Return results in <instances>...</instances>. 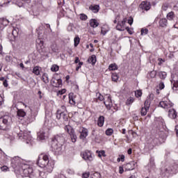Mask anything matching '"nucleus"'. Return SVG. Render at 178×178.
Segmentation results:
<instances>
[{
	"instance_id": "nucleus-35",
	"label": "nucleus",
	"mask_w": 178,
	"mask_h": 178,
	"mask_svg": "<svg viewBox=\"0 0 178 178\" xmlns=\"http://www.w3.org/2000/svg\"><path fill=\"white\" fill-rule=\"evenodd\" d=\"M50 49H51L52 52H58V45L56 44H52L50 46Z\"/></svg>"
},
{
	"instance_id": "nucleus-21",
	"label": "nucleus",
	"mask_w": 178,
	"mask_h": 178,
	"mask_svg": "<svg viewBox=\"0 0 178 178\" xmlns=\"http://www.w3.org/2000/svg\"><path fill=\"white\" fill-rule=\"evenodd\" d=\"M104 123H105V117H104V115H100L97 120V126H99V127H102Z\"/></svg>"
},
{
	"instance_id": "nucleus-4",
	"label": "nucleus",
	"mask_w": 178,
	"mask_h": 178,
	"mask_svg": "<svg viewBox=\"0 0 178 178\" xmlns=\"http://www.w3.org/2000/svg\"><path fill=\"white\" fill-rule=\"evenodd\" d=\"M19 140H23L26 142V144H29V145H33L34 143L33 142V138L30 133L28 131H21V133L17 134Z\"/></svg>"
},
{
	"instance_id": "nucleus-11",
	"label": "nucleus",
	"mask_w": 178,
	"mask_h": 178,
	"mask_svg": "<svg viewBox=\"0 0 178 178\" xmlns=\"http://www.w3.org/2000/svg\"><path fill=\"white\" fill-rule=\"evenodd\" d=\"M175 105L170 100H163L160 102L159 106L163 108L164 109H169V108H172Z\"/></svg>"
},
{
	"instance_id": "nucleus-55",
	"label": "nucleus",
	"mask_w": 178,
	"mask_h": 178,
	"mask_svg": "<svg viewBox=\"0 0 178 178\" xmlns=\"http://www.w3.org/2000/svg\"><path fill=\"white\" fill-rule=\"evenodd\" d=\"M2 172H8L9 171V168H8V166L6 165H3L1 168Z\"/></svg>"
},
{
	"instance_id": "nucleus-62",
	"label": "nucleus",
	"mask_w": 178,
	"mask_h": 178,
	"mask_svg": "<svg viewBox=\"0 0 178 178\" xmlns=\"http://www.w3.org/2000/svg\"><path fill=\"white\" fill-rule=\"evenodd\" d=\"M83 62H79V65L76 67V72H79V69H80V67H81V66H83Z\"/></svg>"
},
{
	"instance_id": "nucleus-14",
	"label": "nucleus",
	"mask_w": 178,
	"mask_h": 178,
	"mask_svg": "<svg viewBox=\"0 0 178 178\" xmlns=\"http://www.w3.org/2000/svg\"><path fill=\"white\" fill-rule=\"evenodd\" d=\"M139 8L143 10H149V9H151V6L149 5V3H147V1H143L140 4Z\"/></svg>"
},
{
	"instance_id": "nucleus-23",
	"label": "nucleus",
	"mask_w": 178,
	"mask_h": 178,
	"mask_svg": "<svg viewBox=\"0 0 178 178\" xmlns=\"http://www.w3.org/2000/svg\"><path fill=\"white\" fill-rule=\"evenodd\" d=\"M88 63H91L92 65H95L97 63V56L95 55H92L88 59Z\"/></svg>"
},
{
	"instance_id": "nucleus-44",
	"label": "nucleus",
	"mask_w": 178,
	"mask_h": 178,
	"mask_svg": "<svg viewBox=\"0 0 178 178\" xmlns=\"http://www.w3.org/2000/svg\"><path fill=\"white\" fill-rule=\"evenodd\" d=\"M96 97L99 101H104L105 99V97L99 92L96 93Z\"/></svg>"
},
{
	"instance_id": "nucleus-12",
	"label": "nucleus",
	"mask_w": 178,
	"mask_h": 178,
	"mask_svg": "<svg viewBox=\"0 0 178 178\" xmlns=\"http://www.w3.org/2000/svg\"><path fill=\"white\" fill-rule=\"evenodd\" d=\"M79 133H80V136H79L80 140H86V138H87L88 136V129L84 127H81L79 129Z\"/></svg>"
},
{
	"instance_id": "nucleus-9",
	"label": "nucleus",
	"mask_w": 178,
	"mask_h": 178,
	"mask_svg": "<svg viewBox=\"0 0 178 178\" xmlns=\"http://www.w3.org/2000/svg\"><path fill=\"white\" fill-rule=\"evenodd\" d=\"M56 118L60 120L62 119L64 122H67L69 118L67 116V111H62V110H58L56 112Z\"/></svg>"
},
{
	"instance_id": "nucleus-47",
	"label": "nucleus",
	"mask_w": 178,
	"mask_h": 178,
	"mask_svg": "<svg viewBox=\"0 0 178 178\" xmlns=\"http://www.w3.org/2000/svg\"><path fill=\"white\" fill-rule=\"evenodd\" d=\"M51 72H58V70H59V66L57 65H53L51 67Z\"/></svg>"
},
{
	"instance_id": "nucleus-32",
	"label": "nucleus",
	"mask_w": 178,
	"mask_h": 178,
	"mask_svg": "<svg viewBox=\"0 0 178 178\" xmlns=\"http://www.w3.org/2000/svg\"><path fill=\"white\" fill-rule=\"evenodd\" d=\"M0 24H2L3 26H8V24H9V20L6 18H0Z\"/></svg>"
},
{
	"instance_id": "nucleus-6",
	"label": "nucleus",
	"mask_w": 178,
	"mask_h": 178,
	"mask_svg": "<svg viewBox=\"0 0 178 178\" xmlns=\"http://www.w3.org/2000/svg\"><path fill=\"white\" fill-rule=\"evenodd\" d=\"M65 130L70 136L72 143H76V141H77V135H76L74 129H73L71 126L67 125L65 127Z\"/></svg>"
},
{
	"instance_id": "nucleus-2",
	"label": "nucleus",
	"mask_w": 178,
	"mask_h": 178,
	"mask_svg": "<svg viewBox=\"0 0 178 178\" xmlns=\"http://www.w3.org/2000/svg\"><path fill=\"white\" fill-rule=\"evenodd\" d=\"M66 135L65 134H59L56 135L51 141V151L54 152L55 155H61L63 150L62 147L63 143H65V138Z\"/></svg>"
},
{
	"instance_id": "nucleus-15",
	"label": "nucleus",
	"mask_w": 178,
	"mask_h": 178,
	"mask_svg": "<svg viewBox=\"0 0 178 178\" xmlns=\"http://www.w3.org/2000/svg\"><path fill=\"white\" fill-rule=\"evenodd\" d=\"M53 87H62V79H52L51 81Z\"/></svg>"
},
{
	"instance_id": "nucleus-43",
	"label": "nucleus",
	"mask_w": 178,
	"mask_h": 178,
	"mask_svg": "<svg viewBox=\"0 0 178 178\" xmlns=\"http://www.w3.org/2000/svg\"><path fill=\"white\" fill-rule=\"evenodd\" d=\"M149 165L151 168H154L155 166V159H154V157L150 158Z\"/></svg>"
},
{
	"instance_id": "nucleus-63",
	"label": "nucleus",
	"mask_w": 178,
	"mask_h": 178,
	"mask_svg": "<svg viewBox=\"0 0 178 178\" xmlns=\"http://www.w3.org/2000/svg\"><path fill=\"white\" fill-rule=\"evenodd\" d=\"M118 162L121 161V162H124V155H122L120 158L118 159Z\"/></svg>"
},
{
	"instance_id": "nucleus-18",
	"label": "nucleus",
	"mask_w": 178,
	"mask_h": 178,
	"mask_svg": "<svg viewBox=\"0 0 178 178\" xmlns=\"http://www.w3.org/2000/svg\"><path fill=\"white\" fill-rule=\"evenodd\" d=\"M168 116L170 119H176L177 118V112L174 108H171L168 111Z\"/></svg>"
},
{
	"instance_id": "nucleus-25",
	"label": "nucleus",
	"mask_w": 178,
	"mask_h": 178,
	"mask_svg": "<svg viewBox=\"0 0 178 178\" xmlns=\"http://www.w3.org/2000/svg\"><path fill=\"white\" fill-rule=\"evenodd\" d=\"M89 9L93 12V13H98L99 12V6L95 5V6H90L89 7Z\"/></svg>"
},
{
	"instance_id": "nucleus-41",
	"label": "nucleus",
	"mask_w": 178,
	"mask_h": 178,
	"mask_svg": "<svg viewBox=\"0 0 178 178\" xmlns=\"http://www.w3.org/2000/svg\"><path fill=\"white\" fill-rule=\"evenodd\" d=\"M111 79L113 81L116 82L119 80V75L117 73H113L111 75Z\"/></svg>"
},
{
	"instance_id": "nucleus-29",
	"label": "nucleus",
	"mask_w": 178,
	"mask_h": 178,
	"mask_svg": "<svg viewBox=\"0 0 178 178\" xmlns=\"http://www.w3.org/2000/svg\"><path fill=\"white\" fill-rule=\"evenodd\" d=\"M158 76L161 80H165L168 76V74L165 72L161 71L158 72Z\"/></svg>"
},
{
	"instance_id": "nucleus-33",
	"label": "nucleus",
	"mask_w": 178,
	"mask_h": 178,
	"mask_svg": "<svg viewBox=\"0 0 178 178\" xmlns=\"http://www.w3.org/2000/svg\"><path fill=\"white\" fill-rule=\"evenodd\" d=\"M108 70L110 71L118 70V65H116V63L110 64L108 66Z\"/></svg>"
},
{
	"instance_id": "nucleus-39",
	"label": "nucleus",
	"mask_w": 178,
	"mask_h": 178,
	"mask_svg": "<svg viewBox=\"0 0 178 178\" xmlns=\"http://www.w3.org/2000/svg\"><path fill=\"white\" fill-rule=\"evenodd\" d=\"M97 154H98L99 158H102V156H106V154H105V150H101V151H97Z\"/></svg>"
},
{
	"instance_id": "nucleus-27",
	"label": "nucleus",
	"mask_w": 178,
	"mask_h": 178,
	"mask_svg": "<svg viewBox=\"0 0 178 178\" xmlns=\"http://www.w3.org/2000/svg\"><path fill=\"white\" fill-rule=\"evenodd\" d=\"M17 115L18 118H24V116H26V113L24 112V110L18 108L17 111Z\"/></svg>"
},
{
	"instance_id": "nucleus-52",
	"label": "nucleus",
	"mask_w": 178,
	"mask_h": 178,
	"mask_svg": "<svg viewBox=\"0 0 178 178\" xmlns=\"http://www.w3.org/2000/svg\"><path fill=\"white\" fill-rule=\"evenodd\" d=\"M140 34H141V35H144V34L145 35H146V34H148V29H142L141 30H140Z\"/></svg>"
},
{
	"instance_id": "nucleus-13",
	"label": "nucleus",
	"mask_w": 178,
	"mask_h": 178,
	"mask_svg": "<svg viewBox=\"0 0 178 178\" xmlns=\"http://www.w3.org/2000/svg\"><path fill=\"white\" fill-rule=\"evenodd\" d=\"M104 104L107 109H111V108H112V97H111L110 95H105Z\"/></svg>"
},
{
	"instance_id": "nucleus-50",
	"label": "nucleus",
	"mask_w": 178,
	"mask_h": 178,
	"mask_svg": "<svg viewBox=\"0 0 178 178\" xmlns=\"http://www.w3.org/2000/svg\"><path fill=\"white\" fill-rule=\"evenodd\" d=\"M149 76L152 79H155V77L156 76V71L155 70L151 71L149 73Z\"/></svg>"
},
{
	"instance_id": "nucleus-56",
	"label": "nucleus",
	"mask_w": 178,
	"mask_h": 178,
	"mask_svg": "<svg viewBox=\"0 0 178 178\" xmlns=\"http://www.w3.org/2000/svg\"><path fill=\"white\" fill-rule=\"evenodd\" d=\"M159 122H160V124H161V126H165V120H163L162 118H159Z\"/></svg>"
},
{
	"instance_id": "nucleus-54",
	"label": "nucleus",
	"mask_w": 178,
	"mask_h": 178,
	"mask_svg": "<svg viewBox=\"0 0 178 178\" xmlns=\"http://www.w3.org/2000/svg\"><path fill=\"white\" fill-rule=\"evenodd\" d=\"M80 19L81 20H87V19H88V17H87L86 14H81Z\"/></svg>"
},
{
	"instance_id": "nucleus-57",
	"label": "nucleus",
	"mask_w": 178,
	"mask_h": 178,
	"mask_svg": "<svg viewBox=\"0 0 178 178\" xmlns=\"http://www.w3.org/2000/svg\"><path fill=\"white\" fill-rule=\"evenodd\" d=\"M158 60H159L158 65L159 66H161L163 63H165V60L164 59L159 58Z\"/></svg>"
},
{
	"instance_id": "nucleus-37",
	"label": "nucleus",
	"mask_w": 178,
	"mask_h": 178,
	"mask_svg": "<svg viewBox=\"0 0 178 178\" xmlns=\"http://www.w3.org/2000/svg\"><path fill=\"white\" fill-rule=\"evenodd\" d=\"M42 30H44V25L41 24L37 29L36 31L38 35H41L42 34Z\"/></svg>"
},
{
	"instance_id": "nucleus-30",
	"label": "nucleus",
	"mask_w": 178,
	"mask_h": 178,
	"mask_svg": "<svg viewBox=\"0 0 178 178\" xmlns=\"http://www.w3.org/2000/svg\"><path fill=\"white\" fill-rule=\"evenodd\" d=\"M70 104L71 105H76V99L73 97V93L69 95Z\"/></svg>"
},
{
	"instance_id": "nucleus-5",
	"label": "nucleus",
	"mask_w": 178,
	"mask_h": 178,
	"mask_svg": "<svg viewBox=\"0 0 178 178\" xmlns=\"http://www.w3.org/2000/svg\"><path fill=\"white\" fill-rule=\"evenodd\" d=\"M81 156L86 162H92L94 161V156H92V152L90 150H85L81 152Z\"/></svg>"
},
{
	"instance_id": "nucleus-61",
	"label": "nucleus",
	"mask_w": 178,
	"mask_h": 178,
	"mask_svg": "<svg viewBox=\"0 0 178 178\" xmlns=\"http://www.w3.org/2000/svg\"><path fill=\"white\" fill-rule=\"evenodd\" d=\"M67 172L68 173V175H74V170H73L72 169H67Z\"/></svg>"
},
{
	"instance_id": "nucleus-64",
	"label": "nucleus",
	"mask_w": 178,
	"mask_h": 178,
	"mask_svg": "<svg viewBox=\"0 0 178 178\" xmlns=\"http://www.w3.org/2000/svg\"><path fill=\"white\" fill-rule=\"evenodd\" d=\"M133 22H134L133 17H131L128 19V24H130V26H131V24H133Z\"/></svg>"
},
{
	"instance_id": "nucleus-48",
	"label": "nucleus",
	"mask_w": 178,
	"mask_h": 178,
	"mask_svg": "<svg viewBox=\"0 0 178 178\" xmlns=\"http://www.w3.org/2000/svg\"><path fill=\"white\" fill-rule=\"evenodd\" d=\"M106 136H112V134H113V129L108 128L107 130H106Z\"/></svg>"
},
{
	"instance_id": "nucleus-10",
	"label": "nucleus",
	"mask_w": 178,
	"mask_h": 178,
	"mask_svg": "<svg viewBox=\"0 0 178 178\" xmlns=\"http://www.w3.org/2000/svg\"><path fill=\"white\" fill-rule=\"evenodd\" d=\"M136 166H137V162L131 161L124 165V169L125 172H127L129 170H134V169H136Z\"/></svg>"
},
{
	"instance_id": "nucleus-58",
	"label": "nucleus",
	"mask_w": 178,
	"mask_h": 178,
	"mask_svg": "<svg viewBox=\"0 0 178 178\" xmlns=\"http://www.w3.org/2000/svg\"><path fill=\"white\" fill-rule=\"evenodd\" d=\"M159 87L160 90H163L165 88V83H163V82H160Z\"/></svg>"
},
{
	"instance_id": "nucleus-53",
	"label": "nucleus",
	"mask_w": 178,
	"mask_h": 178,
	"mask_svg": "<svg viewBox=\"0 0 178 178\" xmlns=\"http://www.w3.org/2000/svg\"><path fill=\"white\" fill-rule=\"evenodd\" d=\"M19 34V29H13V35L16 37Z\"/></svg>"
},
{
	"instance_id": "nucleus-46",
	"label": "nucleus",
	"mask_w": 178,
	"mask_h": 178,
	"mask_svg": "<svg viewBox=\"0 0 178 178\" xmlns=\"http://www.w3.org/2000/svg\"><path fill=\"white\" fill-rule=\"evenodd\" d=\"M74 47H77V45L80 44V38L75 37L74 39Z\"/></svg>"
},
{
	"instance_id": "nucleus-38",
	"label": "nucleus",
	"mask_w": 178,
	"mask_h": 178,
	"mask_svg": "<svg viewBox=\"0 0 178 178\" xmlns=\"http://www.w3.org/2000/svg\"><path fill=\"white\" fill-rule=\"evenodd\" d=\"M148 109H149V108H147V107H143L140 111L141 116H145V115H147V112Z\"/></svg>"
},
{
	"instance_id": "nucleus-7",
	"label": "nucleus",
	"mask_w": 178,
	"mask_h": 178,
	"mask_svg": "<svg viewBox=\"0 0 178 178\" xmlns=\"http://www.w3.org/2000/svg\"><path fill=\"white\" fill-rule=\"evenodd\" d=\"M178 172V165L177 164H173L171 166H169L164 169V173L167 175V176H169L170 175H176Z\"/></svg>"
},
{
	"instance_id": "nucleus-26",
	"label": "nucleus",
	"mask_w": 178,
	"mask_h": 178,
	"mask_svg": "<svg viewBox=\"0 0 178 178\" xmlns=\"http://www.w3.org/2000/svg\"><path fill=\"white\" fill-rule=\"evenodd\" d=\"M116 29L118 31H124V25L120 21H118Z\"/></svg>"
},
{
	"instance_id": "nucleus-36",
	"label": "nucleus",
	"mask_w": 178,
	"mask_h": 178,
	"mask_svg": "<svg viewBox=\"0 0 178 178\" xmlns=\"http://www.w3.org/2000/svg\"><path fill=\"white\" fill-rule=\"evenodd\" d=\"M33 73L36 76H40V68L38 66H35L33 67Z\"/></svg>"
},
{
	"instance_id": "nucleus-34",
	"label": "nucleus",
	"mask_w": 178,
	"mask_h": 178,
	"mask_svg": "<svg viewBox=\"0 0 178 178\" xmlns=\"http://www.w3.org/2000/svg\"><path fill=\"white\" fill-rule=\"evenodd\" d=\"M42 79L44 83H45V84L49 83V78H48V74L44 73L42 75Z\"/></svg>"
},
{
	"instance_id": "nucleus-60",
	"label": "nucleus",
	"mask_w": 178,
	"mask_h": 178,
	"mask_svg": "<svg viewBox=\"0 0 178 178\" xmlns=\"http://www.w3.org/2000/svg\"><path fill=\"white\" fill-rule=\"evenodd\" d=\"M82 177L83 178H89L90 177V172H85L83 174Z\"/></svg>"
},
{
	"instance_id": "nucleus-49",
	"label": "nucleus",
	"mask_w": 178,
	"mask_h": 178,
	"mask_svg": "<svg viewBox=\"0 0 178 178\" xmlns=\"http://www.w3.org/2000/svg\"><path fill=\"white\" fill-rule=\"evenodd\" d=\"M134 102V98L133 97H129L127 100V105H131V104H133Z\"/></svg>"
},
{
	"instance_id": "nucleus-1",
	"label": "nucleus",
	"mask_w": 178,
	"mask_h": 178,
	"mask_svg": "<svg viewBox=\"0 0 178 178\" xmlns=\"http://www.w3.org/2000/svg\"><path fill=\"white\" fill-rule=\"evenodd\" d=\"M36 164L40 168L44 169L47 173H51L55 163L49 159V155L42 154L39 155Z\"/></svg>"
},
{
	"instance_id": "nucleus-45",
	"label": "nucleus",
	"mask_w": 178,
	"mask_h": 178,
	"mask_svg": "<svg viewBox=\"0 0 178 178\" xmlns=\"http://www.w3.org/2000/svg\"><path fill=\"white\" fill-rule=\"evenodd\" d=\"M91 177L92 178H102V177H101V174L98 172H96L93 173L91 175Z\"/></svg>"
},
{
	"instance_id": "nucleus-16",
	"label": "nucleus",
	"mask_w": 178,
	"mask_h": 178,
	"mask_svg": "<svg viewBox=\"0 0 178 178\" xmlns=\"http://www.w3.org/2000/svg\"><path fill=\"white\" fill-rule=\"evenodd\" d=\"M152 99H154V96H152V95H149L145 102V108L149 109V106H151V101H152Z\"/></svg>"
},
{
	"instance_id": "nucleus-59",
	"label": "nucleus",
	"mask_w": 178,
	"mask_h": 178,
	"mask_svg": "<svg viewBox=\"0 0 178 178\" xmlns=\"http://www.w3.org/2000/svg\"><path fill=\"white\" fill-rule=\"evenodd\" d=\"M124 172V167L120 166L119 167V174L122 175Z\"/></svg>"
},
{
	"instance_id": "nucleus-28",
	"label": "nucleus",
	"mask_w": 178,
	"mask_h": 178,
	"mask_svg": "<svg viewBox=\"0 0 178 178\" xmlns=\"http://www.w3.org/2000/svg\"><path fill=\"white\" fill-rule=\"evenodd\" d=\"M171 83L172 84V90L174 91H177L178 90V81L177 80H172Z\"/></svg>"
},
{
	"instance_id": "nucleus-17",
	"label": "nucleus",
	"mask_w": 178,
	"mask_h": 178,
	"mask_svg": "<svg viewBox=\"0 0 178 178\" xmlns=\"http://www.w3.org/2000/svg\"><path fill=\"white\" fill-rule=\"evenodd\" d=\"M25 168H24V175H26V176H29V175H31L33 173V167H31L29 165H25Z\"/></svg>"
},
{
	"instance_id": "nucleus-19",
	"label": "nucleus",
	"mask_w": 178,
	"mask_h": 178,
	"mask_svg": "<svg viewBox=\"0 0 178 178\" xmlns=\"http://www.w3.org/2000/svg\"><path fill=\"white\" fill-rule=\"evenodd\" d=\"M42 140H45V131L44 129L40 130L38 133V140L42 141Z\"/></svg>"
},
{
	"instance_id": "nucleus-31",
	"label": "nucleus",
	"mask_w": 178,
	"mask_h": 178,
	"mask_svg": "<svg viewBox=\"0 0 178 178\" xmlns=\"http://www.w3.org/2000/svg\"><path fill=\"white\" fill-rule=\"evenodd\" d=\"M166 17H167L168 20H173V19H175V13L173 11L168 13L167 14Z\"/></svg>"
},
{
	"instance_id": "nucleus-3",
	"label": "nucleus",
	"mask_w": 178,
	"mask_h": 178,
	"mask_svg": "<svg viewBox=\"0 0 178 178\" xmlns=\"http://www.w3.org/2000/svg\"><path fill=\"white\" fill-rule=\"evenodd\" d=\"M12 123V117L4 115L0 118V130H6L8 126H10Z\"/></svg>"
},
{
	"instance_id": "nucleus-22",
	"label": "nucleus",
	"mask_w": 178,
	"mask_h": 178,
	"mask_svg": "<svg viewBox=\"0 0 178 178\" xmlns=\"http://www.w3.org/2000/svg\"><path fill=\"white\" fill-rule=\"evenodd\" d=\"M90 27L95 29L96 27H98V26H99V23H98L97 19H92L90 20Z\"/></svg>"
},
{
	"instance_id": "nucleus-8",
	"label": "nucleus",
	"mask_w": 178,
	"mask_h": 178,
	"mask_svg": "<svg viewBox=\"0 0 178 178\" xmlns=\"http://www.w3.org/2000/svg\"><path fill=\"white\" fill-rule=\"evenodd\" d=\"M37 115H38V108H36L35 110H33L31 108V114L28 115L26 120L27 123H33V122L35 120Z\"/></svg>"
},
{
	"instance_id": "nucleus-51",
	"label": "nucleus",
	"mask_w": 178,
	"mask_h": 178,
	"mask_svg": "<svg viewBox=\"0 0 178 178\" xmlns=\"http://www.w3.org/2000/svg\"><path fill=\"white\" fill-rule=\"evenodd\" d=\"M135 95L136 98H139V97H141V95H143V92H141V90L135 91Z\"/></svg>"
},
{
	"instance_id": "nucleus-24",
	"label": "nucleus",
	"mask_w": 178,
	"mask_h": 178,
	"mask_svg": "<svg viewBox=\"0 0 178 178\" xmlns=\"http://www.w3.org/2000/svg\"><path fill=\"white\" fill-rule=\"evenodd\" d=\"M160 27H166L168 26V19L162 18L159 22Z\"/></svg>"
},
{
	"instance_id": "nucleus-42",
	"label": "nucleus",
	"mask_w": 178,
	"mask_h": 178,
	"mask_svg": "<svg viewBox=\"0 0 178 178\" xmlns=\"http://www.w3.org/2000/svg\"><path fill=\"white\" fill-rule=\"evenodd\" d=\"M169 9V3H163L162 6H161V10H163L164 12H166Z\"/></svg>"
},
{
	"instance_id": "nucleus-40",
	"label": "nucleus",
	"mask_w": 178,
	"mask_h": 178,
	"mask_svg": "<svg viewBox=\"0 0 178 178\" xmlns=\"http://www.w3.org/2000/svg\"><path fill=\"white\" fill-rule=\"evenodd\" d=\"M44 126L45 127H47V130H49V129H51V121H49V120L48 119H45Z\"/></svg>"
},
{
	"instance_id": "nucleus-20",
	"label": "nucleus",
	"mask_w": 178,
	"mask_h": 178,
	"mask_svg": "<svg viewBox=\"0 0 178 178\" xmlns=\"http://www.w3.org/2000/svg\"><path fill=\"white\" fill-rule=\"evenodd\" d=\"M11 163L13 168H16L20 163V159L15 156L11 159Z\"/></svg>"
}]
</instances>
